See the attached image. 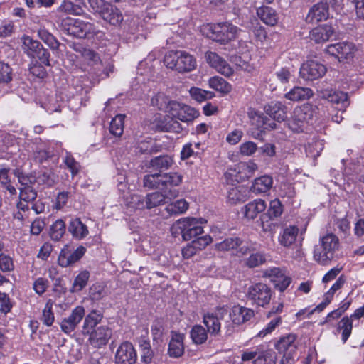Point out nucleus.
<instances>
[{
	"label": "nucleus",
	"mask_w": 364,
	"mask_h": 364,
	"mask_svg": "<svg viewBox=\"0 0 364 364\" xmlns=\"http://www.w3.org/2000/svg\"><path fill=\"white\" fill-rule=\"evenodd\" d=\"M198 116L199 112L193 107L176 101L171 105L169 114L164 116L163 119L159 120L158 127L162 131L179 133L182 127L177 119L183 122H190Z\"/></svg>",
	"instance_id": "f257e3e1"
},
{
	"label": "nucleus",
	"mask_w": 364,
	"mask_h": 364,
	"mask_svg": "<svg viewBox=\"0 0 364 364\" xmlns=\"http://www.w3.org/2000/svg\"><path fill=\"white\" fill-rule=\"evenodd\" d=\"M340 242L338 237L328 233L320 237L319 242L314 249V259L322 265L328 264L339 250Z\"/></svg>",
	"instance_id": "f03ea898"
},
{
	"label": "nucleus",
	"mask_w": 364,
	"mask_h": 364,
	"mask_svg": "<svg viewBox=\"0 0 364 364\" xmlns=\"http://www.w3.org/2000/svg\"><path fill=\"white\" fill-rule=\"evenodd\" d=\"M171 232L175 237L181 235L185 241L197 239L203 233L202 220L196 218H182L173 223Z\"/></svg>",
	"instance_id": "7ed1b4c3"
},
{
	"label": "nucleus",
	"mask_w": 364,
	"mask_h": 364,
	"mask_svg": "<svg viewBox=\"0 0 364 364\" xmlns=\"http://www.w3.org/2000/svg\"><path fill=\"white\" fill-rule=\"evenodd\" d=\"M164 63L166 68L181 73L191 72L197 67L196 58L185 50L167 52L164 58Z\"/></svg>",
	"instance_id": "20e7f679"
},
{
	"label": "nucleus",
	"mask_w": 364,
	"mask_h": 364,
	"mask_svg": "<svg viewBox=\"0 0 364 364\" xmlns=\"http://www.w3.org/2000/svg\"><path fill=\"white\" fill-rule=\"evenodd\" d=\"M240 31V28L230 22L208 24L204 28L207 37L221 44L235 40Z\"/></svg>",
	"instance_id": "39448f33"
},
{
	"label": "nucleus",
	"mask_w": 364,
	"mask_h": 364,
	"mask_svg": "<svg viewBox=\"0 0 364 364\" xmlns=\"http://www.w3.org/2000/svg\"><path fill=\"white\" fill-rule=\"evenodd\" d=\"M316 114L312 105L304 104L296 107L293 112V115L289 122V128L294 132H301L305 124H308Z\"/></svg>",
	"instance_id": "423d86ee"
},
{
	"label": "nucleus",
	"mask_w": 364,
	"mask_h": 364,
	"mask_svg": "<svg viewBox=\"0 0 364 364\" xmlns=\"http://www.w3.org/2000/svg\"><path fill=\"white\" fill-rule=\"evenodd\" d=\"M272 295V289L266 284L258 282L250 285L247 297L253 304L264 307L268 304Z\"/></svg>",
	"instance_id": "0eeeda50"
},
{
	"label": "nucleus",
	"mask_w": 364,
	"mask_h": 364,
	"mask_svg": "<svg viewBox=\"0 0 364 364\" xmlns=\"http://www.w3.org/2000/svg\"><path fill=\"white\" fill-rule=\"evenodd\" d=\"M258 166L253 161L250 160L246 162H240L235 165L234 168H230L225 173L227 179L232 178V181H243L252 177Z\"/></svg>",
	"instance_id": "6e6552de"
},
{
	"label": "nucleus",
	"mask_w": 364,
	"mask_h": 364,
	"mask_svg": "<svg viewBox=\"0 0 364 364\" xmlns=\"http://www.w3.org/2000/svg\"><path fill=\"white\" fill-rule=\"evenodd\" d=\"M228 314V309L225 306L218 307L214 311L204 314L203 322L207 328V331L213 336L220 334V321Z\"/></svg>",
	"instance_id": "1a4fd4ad"
},
{
	"label": "nucleus",
	"mask_w": 364,
	"mask_h": 364,
	"mask_svg": "<svg viewBox=\"0 0 364 364\" xmlns=\"http://www.w3.org/2000/svg\"><path fill=\"white\" fill-rule=\"evenodd\" d=\"M66 30L70 36L78 38H90L97 33L93 24L80 19H68Z\"/></svg>",
	"instance_id": "9d476101"
},
{
	"label": "nucleus",
	"mask_w": 364,
	"mask_h": 364,
	"mask_svg": "<svg viewBox=\"0 0 364 364\" xmlns=\"http://www.w3.org/2000/svg\"><path fill=\"white\" fill-rule=\"evenodd\" d=\"M355 50V45L349 42H339L338 43L331 44L326 48L327 53L334 56L339 61L352 59Z\"/></svg>",
	"instance_id": "9b49d317"
},
{
	"label": "nucleus",
	"mask_w": 364,
	"mask_h": 364,
	"mask_svg": "<svg viewBox=\"0 0 364 364\" xmlns=\"http://www.w3.org/2000/svg\"><path fill=\"white\" fill-rule=\"evenodd\" d=\"M299 73L303 79L314 80L322 77L325 75L326 68L316 60H310L302 64Z\"/></svg>",
	"instance_id": "f8f14e48"
},
{
	"label": "nucleus",
	"mask_w": 364,
	"mask_h": 364,
	"mask_svg": "<svg viewBox=\"0 0 364 364\" xmlns=\"http://www.w3.org/2000/svg\"><path fill=\"white\" fill-rule=\"evenodd\" d=\"M85 309L82 306L74 308L70 314L63 318L60 322V328L66 334L73 333L85 316Z\"/></svg>",
	"instance_id": "ddd939ff"
},
{
	"label": "nucleus",
	"mask_w": 364,
	"mask_h": 364,
	"mask_svg": "<svg viewBox=\"0 0 364 364\" xmlns=\"http://www.w3.org/2000/svg\"><path fill=\"white\" fill-rule=\"evenodd\" d=\"M321 97L331 102L338 112L343 113L349 106L350 102L347 92L333 90L321 92Z\"/></svg>",
	"instance_id": "4468645a"
},
{
	"label": "nucleus",
	"mask_w": 364,
	"mask_h": 364,
	"mask_svg": "<svg viewBox=\"0 0 364 364\" xmlns=\"http://www.w3.org/2000/svg\"><path fill=\"white\" fill-rule=\"evenodd\" d=\"M115 360L117 364H135L137 354L133 345L129 342L122 343L117 350Z\"/></svg>",
	"instance_id": "2eb2a0df"
},
{
	"label": "nucleus",
	"mask_w": 364,
	"mask_h": 364,
	"mask_svg": "<svg viewBox=\"0 0 364 364\" xmlns=\"http://www.w3.org/2000/svg\"><path fill=\"white\" fill-rule=\"evenodd\" d=\"M207 63L220 74L229 77L232 75L233 70L228 63L212 51L206 52L205 55Z\"/></svg>",
	"instance_id": "dca6fc26"
},
{
	"label": "nucleus",
	"mask_w": 364,
	"mask_h": 364,
	"mask_svg": "<svg viewBox=\"0 0 364 364\" xmlns=\"http://www.w3.org/2000/svg\"><path fill=\"white\" fill-rule=\"evenodd\" d=\"M265 276L274 284L280 291H284L291 282V279L285 275L279 268L273 267L265 272Z\"/></svg>",
	"instance_id": "f3484780"
},
{
	"label": "nucleus",
	"mask_w": 364,
	"mask_h": 364,
	"mask_svg": "<svg viewBox=\"0 0 364 364\" xmlns=\"http://www.w3.org/2000/svg\"><path fill=\"white\" fill-rule=\"evenodd\" d=\"M329 16V10L326 2L321 1L312 6L306 16V21L311 23H316L326 20Z\"/></svg>",
	"instance_id": "a211bd4d"
},
{
	"label": "nucleus",
	"mask_w": 364,
	"mask_h": 364,
	"mask_svg": "<svg viewBox=\"0 0 364 364\" xmlns=\"http://www.w3.org/2000/svg\"><path fill=\"white\" fill-rule=\"evenodd\" d=\"M168 343V354L171 358H178L184 353L185 335L181 333L171 331Z\"/></svg>",
	"instance_id": "6ab92c4d"
},
{
	"label": "nucleus",
	"mask_w": 364,
	"mask_h": 364,
	"mask_svg": "<svg viewBox=\"0 0 364 364\" xmlns=\"http://www.w3.org/2000/svg\"><path fill=\"white\" fill-rule=\"evenodd\" d=\"M178 196L177 190L170 189L168 193L164 194L161 192H153L149 193L146 197V208L151 209L159 205H164L166 203V199H172Z\"/></svg>",
	"instance_id": "aec40b11"
},
{
	"label": "nucleus",
	"mask_w": 364,
	"mask_h": 364,
	"mask_svg": "<svg viewBox=\"0 0 364 364\" xmlns=\"http://www.w3.org/2000/svg\"><path fill=\"white\" fill-rule=\"evenodd\" d=\"M211 242L212 238L208 235H203L193 240L182 249L183 257L185 259L191 257L196 255L198 251L205 248Z\"/></svg>",
	"instance_id": "412c9836"
},
{
	"label": "nucleus",
	"mask_w": 364,
	"mask_h": 364,
	"mask_svg": "<svg viewBox=\"0 0 364 364\" xmlns=\"http://www.w3.org/2000/svg\"><path fill=\"white\" fill-rule=\"evenodd\" d=\"M89 342L95 348L105 345L112 336V330L105 326L97 327L90 333Z\"/></svg>",
	"instance_id": "4be33fe9"
},
{
	"label": "nucleus",
	"mask_w": 364,
	"mask_h": 364,
	"mask_svg": "<svg viewBox=\"0 0 364 364\" xmlns=\"http://www.w3.org/2000/svg\"><path fill=\"white\" fill-rule=\"evenodd\" d=\"M86 249L83 246L78 247L73 252L68 250H62L58 257V264L66 267L77 262L85 253Z\"/></svg>",
	"instance_id": "5701e85b"
},
{
	"label": "nucleus",
	"mask_w": 364,
	"mask_h": 364,
	"mask_svg": "<svg viewBox=\"0 0 364 364\" xmlns=\"http://www.w3.org/2000/svg\"><path fill=\"white\" fill-rule=\"evenodd\" d=\"M334 33V28L328 24L314 28L310 32V38L316 43H322L330 39Z\"/></svg>",
	"instance_id": "b1692460"
},
{
	"label": "nucleus",
	"mask_w": 364,
	"mask_h": 364,
	"mask_svg": "<svg viewBox=\"0 0 364 364\" xmlns=\"http://www.w3.org/2000/svg\"><path fill=\"white\" fill-rule=\"evenodd\" d=\"M266 113L278 122L287 118V108L280 102H271L264 107Z\"/></svg>",
	"instance_id": "393cba45"
},
{
	"label": "nucleus",
	"mask_w": 364,
	"mask_h": 364,
	"mask_svg": "<svg viewBox=\"0 0 364 364\" xmlns=\"http://www.w3.org/2000/svg\"><path fill=\"white\" fill-rule=\"evenodd\" d=\"M102 18L113 26H119L123 21L121 11L116 6L108 4L101 11Z\"/></svg>",
	"instance_id": "a878e982"
},
{
	"label": "nucleus",
	"mask_w": 364,
	"mask_h": 364,
	"mask_svg": "<svg viewBox=\"0 0 364 364\" xmlns=\"http://www.w3.org/2000/svg\"><path fill=\"white\" fill-rule=\"evenodd\" d=\"M299 230L296 225H289L283 228L278 237L279 244L285 247L292 245L296 240Z\"/></svg>",
	"instance_id": "bb28decb"
},
{
	"label": "nucleus",
	"mask_w": 364,
	"mask_h": 364,
	"mask_svg": "<svg viewBox=\"0 0 364 364\" xmlns=\"http://www.w3.org/2000/svg\"><path fill=\"white\" fill-rule=\"evenodd\" d=\"M253 316V310L240 306H234L229 314L232 322L237 325L250 321Z\"/></svg>",
	"instance_id": "cd10ccee"
},
{
	"label": "nucleus",
	"mask_w": 364,
	"mask_h": 364,
	"mask_svg": "<svg viewBox=\"0 0 364 364\" xmlns=\"http://www.w3.org/2000/svg\"><path fill=\"white\" fill-rule=\"evenodd\" d=\"M267 208L266 203L262 199H255L248 203L244 207L245 217L250 220H253L257 217L259 213L265 210Z\"/></svg>",
	"instance_id": "c85d7f7f"
},
{
	"label": "nucleus",
	"mask_w": 364,
	"mask_h": 364,
	"mask_svg": "<svg viewBox=\"0 0 364 364\" xmlns=\"http://www.w3.org/2000/svg\"><path fill=\"white\" fill-rule=\"evenodd\" d=\"M272 185V178L269 176L264 175L254 180L250 190L255 194L265 193L271 189Z\"/></svg>",
	"instance_id": "c756f323"
},
{
	"label": "nucleus",
	"mask_w": 364,
	"mask_h": 364,
	"mask_svg": "<svg viewBox=\"0 0 364 364\" xmlns=\"http://www.w3.org/2000/svg\"><path fill=\"white\" fill-rule=\"evenodd\" d=\"M257 14L261 21L268 26H273L278 22V14L272 7L263 6L257 9Z\"/></svg>",
	"instance_id": "7c9ffc66"
},
{
	"label": "nucleus",
	"mask_w": 364,
	"mask_h": 364,
	"mask_svg": "<svg viewBox=\"0 0 364 364\" xmlns=\"http://www.w3.org/2000/svg\"><path fill=\"white\" fill-rule=\"evenodd\" d=\"M102 314L98 310L91 311L85 318L82 326V333L90 334L94 328L101 321Z\"/></svg>",
	"instance_id": "2f4dec72"
},
{
	"label": "nucleus",
	"mask_w": 364,
	"mask_h": 364,
	"mask_svg": "<svg viewBox=\"0 0 364 364\" xmlns=\"http://www.w3.org/2000/svg\"><path fill=\"white\" fill-rule=\"evenodd\" d=\"M68 231L74 238L77 240H82L89 234V230L86 225L82 223L80 219L77 218L72 219L70 221Z\"/></svg>",
	"instance_id": "473e14b6"
},
{
	"label": "nucleus",
	"mask_w": 364,
	"mask_h": 364,
	"mask_svg": "<svg viewBox=\"0 0 364 364\" xmlns=\"http://www.w3.org/2000/svg\"><path fill=\"white\" fill-rule=\"evenodd\" d=\"M183 181V176L178 172H169L161 174V185L164 193L169 188L178 186Z\"/></svg>",
	"instance_id": "72a5a7b5"
},
{
	"label": "nucleus",
	"mask_w": 364,
	"mask_h": 364,
	"mask_svg": "<svg viewBox=\"0 0 364 364\" xmlns=\"http://www.w3.org/2000/svg\"><path fill=\"white\" fill-rule=\"evenodd\" d=\"M313 96V91L309 87H294L285 94V97L291 101L308 100Z\"/></svg>",
	"instance_id": "f704fd0d"
},
{
	"label": "nucleus",
	"mask_w": 364,
	"mask_h": 364,
	"mask_svg": "<svg viewBox=\"0 0 364 364\" xmlns=\"http://www.w3.org/2000/svg\"><path fill=\"white\" fill-rule=\"evenodd\" d=\"M173 164V159L168 155H163L153 158L149 161V168L162 171L170 168Z\"/></svg>",
	"instance_id": "c9c22d12"
},
{
	"label": "nucleus",
	"mask_w": 364,
	"mask_h": 364,
	"mask_svg": "<svg viewBox=\"0 0 364 364\" xmlns=\"http://www.w3.org/2000/svg\"><path fill=\"white\" fill-rule=\"evenodd\" d=\"M151 102L153 106L168 113V114H169L171 112V105L176 102V101L170 100L169 98L164 93L156 94L151 98Z\"/></svg>",
	"instance_id": "e433bc0d"
},
{
	"label": "nucleus",
	"mask_w": 364,
	"mask_h": 364,
	"mask_svg": "<svg viewBox=\"0 0 364 364\" xmlns=\"http://www.w3.org/2000/svg\"><path fill=\"white\" fill-rule=\"evenodd\" d=\"M296 337L293 334H288L285 336L280 338V339L275 344V348L280 353H285L287 351L291 352L295 348Z\"/></svg>",
	"instance_id": "4c0bfd02"
},
{
	"label": "nucleus",
	"mask_w": 364,
	"mask_h": 364,
	"mask_svg": "<svg viewBox=\"0 0 364 364\" xmlns=\"http://www.w3.org/2000/svg\"><path fill=\"white\" fill-rule=\"evenodd\" d=\"M23 49L24 52L31 58H35V54L41 48L42 44L28 36L22 37Z\"/></svg>",
	"instance_id": "58836bf2"
},
{
	"label": "nucleus",
	"mask_w": 364,
	"mask_h": 364,
	"mask_svg": "<svg viewBox=\"0 0 364 364\" xmlns=\"http://www.w3.org/2000/svg\"><path fill=\"white\" fill-rule=\"evenodd\" d=\"M246 189L242 186L231 188L228 193V201L231 204H237L247 200Z\"/></svg>",
	"instance_id": "ea45409f"
},
{
	"label": "nucleus",
	"mask_w": 364,
	"mask_h": 364,
	"mask_svg": "<svg viewBox=\"0 0 364 364\" xmlns=\"http://www.w3.org/2000/svg\"><path fill=\"white\" fill-rule=\"evenodd\" d=\"M208 85L212 89L223 94H228L232 90L231 85L227 81L218 76L210 78Z\"/></svg>",
	"instance_id": "a19ab883"
},
{
	"label": "nucleus",
	"mask_w": 364,
	"mask_h": 364,
	"mask_svg": "<svg viewBox=\"0 0 364 364\" xmlns=\"http://www.w3.org/2000/svg\"><path fill=\"white\" fill-rule=\"evenodd\" d=\"M189 204L184 199L177 200L167 205L165 210L170 215H180L186 212L188 209Z\"/></svg>",
	"instance_id": "79ce46f5"
},
{
	"label": "nucleus",
	"mask_w": 364,
	"mask_h": 364,
	"mask_svg": "<svg viewBox=\"0 0 364 364\" xmlns=\"http://www.w3.org/2000/svg\"><path fill=\"white\" fill-rule=\"evenodd\" d=\"M107 289L106 286L102 283L93 284L89 289V296L93 301H98L107 295Z\"/></svg>",
	"instance_id": "37998d69"
},
{
	"label": "nucleus",
	"mask_w": 364,
	"mask_h": 364,
	"mask_svg": "<svg viewBox=\"0 0 364 364\" xmlns=\"http://www.w3.org/2000/svg\"><path fill=\"white\" fill-rule=\"evenodd\" d=\"M66 230L65 223L63 219H58L50 228V237L54 241H59L63 237Z\"/></svg>",
	"instance_id": "c03bdc74"
},
{
	"label": "nucleus",
	"mask_w": 364,
	"mask_h": 364,
	"mask_svg": "<svg viewBox=\"0 0 364 364\" xmlns=\"http://www.w3.org/2000/svg\"><path fill=\"white\" fill-rule=\"evenodd\" d=\"M58 11L68 15H80L83 13V9L80 6L69 0H65L58 7Z\"/></svg>",
	"instance_id": "a18cd8bd"
},
{
	"label": "nucleus",
	"mask_w": 364,
	"mask_h": 364,
	"mask_svg": "<svg viewBox=\"0 0 364 364\" xmlns=\"http://www.w3.org/2000/svg\"><path fill=\"white\" fill-rule=\"evenodd\" d=\"M324 147L323 140L316 139L309 142L306 146L305 151L307 156L316 159L320 156Z\"/></svg>",
	"instance_id": "49530a36"
},
{
	"label": "nucleus",
	"mask_w": 364,
	"mask_h": 364,
	"mask_svg": "<svg viewBox=\"0 0 364 364\" xmlns=\"http://www.w3.org/2000/svg\"><path fill=\"white\" fill-rule=\"evenodd\" d=\"M208 331L200 325H195L191 330L190 335L196 344H203L208 338Z\"/></svg>",
	"instance_id": "de8ad7c7"
},
{
	"label": "nucleus",
	"mask_w": 364,
	"mask_h": 364,
	"mask_svg": "<svg viewBox=\"0 0 364 364\" xmlns=\"http://www.w3.org/2000/svg\"><path fill=\"white\" fill-rule=\"evenodd\" d=\"M189 94L193 100L198 102H204L215 97L214 92L196 87H191L189 90Z\"/></svg>",
	"instance_id": "09e8293b"
},
{
	"label": "nucleus",
	"mask_w": 364,
	"mask_h": 364,
	"mask_svg": "<svg viewBox=\"0 0 364 364\" xmlns=\"http://www.w3.org/2000/svg\"><path fill=\"white\" fill-rule=\"evenodd\" d=\"M124 114H117L111 121L109 125V132L112 134L119 136L124 132Z\"/></svg>",
	"instance_id": "8fccbe9b"
},
{
	"label": "nucleus",
	"mask_w": 364,
	"mask_h": 364,
	"mask_svg": "<svg viewBox=\"0 0 364 364\" xmlns=\"http://www.w3.org/2000/svg\"><path fill=\"white\" fill-rule=\"evenodd\" d=\"M38 36L51 49H58L60 43L55 37L46 28H41L38 31Z\"/></svg>",
	"instance_id": "3c124183"
},
{
	"label": "nucleus",
	"mask_w": 364,
	"mask_h": 364,
	"mask_svg": "<svg viewBox=\"0 0 364 364\" xmlns=\"http://www.w3.org/2000/svg\"><path fill=\"white\" fill-rule=\"evenodd\" d=\"M277 353L272 350H262L254 364H276Z\"/></svg>",
	"instance_id": "603ef678"
},
{
	"label": "nucleus",
	"mask_w": 364,
	"mask_h": 364,
	"mask_svg": "<svg viewBox=\"0 0 364 364\" xmlns=\"http://www.w3.org/2000/svg\"><path fill=\"white\" fill-rule=\"evenodd\" d=\"M89 278L90 272L88 271L84 270L80 272L73 282L72 291L77 292L82 290L87 285Z\"/></svg>",
	"instance_id": "864d4df0"
},
{
	"label": "nucleus",
	"mask_w": 364,
	"mask_h": 364,
	"mask_svg": "<svg viewBox=\"0 0 364 364\" xmlns=\"http://www.w3.org/2000/svg\"><path fill=\"white\" fill-rule=\"evenodd\" d=\"M53 301L49 299L43 309L41 321L44 325L51 326L55 321V316L53 311Z\"/></svg>",
	"instance_id": "5fc2aeb1"
},
{
	"label": "nucleus",
	"mask_w": 364,
	"mask_h": 364,
	"mask_svg": "<svg viewBox=\"0 0 364 364\" xmlns=\"http://www.w3.org/2000/svg\"><path fill=\"white\" fill-rule=\"evenodd\" d=\"M238 237H229L215 245L217 250L220 251H230L237 248L241 245Z\"/></svg>",
	"instance_id": "6e6d98bb"
},
{
	"label": "nucleus",
	"mask_w": 364,
	"mask_h": 364,
	"mask_svg": "<svg viewBox=\"0 0 364 364\" xmlns=\"http://www.w3.org/2000/svg\"><path fill=\"white\" fill-rule=\"evenodd\" d=\"M353 328L352 318L350 317H343L339 324L338 329L342 331V341L346 343L351 334Z\"/></svg>",
	"instance_id": "4d7b16f0"
},
{
	"label": "nucleus",
	"mask_w": 364,
	"mask_h": 364,
	"mask_svg": "<svg viewBox=\"0 0 364 364\" xmlns=\"http://www.w3.org/2000/svg\"><path fill=\"white\" fill-rule=\"evenodd\" d=\"M270 318V321L257 333V336L259 338L265 337L267 334H269L274 331V329L282 323V318L280 316H275Z\"/></svg>",
	"instance_id": "13d9d810"
},
{
	"label": "nucleus",
	"mask_w": 364,
	"mask_h": 364,
	"mask_svg": "<svg viewBox=\"0 0 364 364\" xmlns=\"http://www.w3.org/2000/svg\"><path fill=\"white\" fill-rule=\"evenodd\" d=\"M58 177L50 170L46 171L41 173L37 178L38 184L45 185L50 187L53 186L57 181Z\"/></svg>",
	"instance_id": "bf43d9fd"
},
{
	"label": "nucleus",
	"mask_w": 364,
	"mask_h": 364,
	"mask_svg": "<svg viewBox=\"0 0 364 364\" xmlns=\"http://www.w3.org/2000/svg\"><path fill=\"white\" fill-rule=\"evenodd\" d=\"M140 348L141 350V361L146 364L150 363L154 356V352L151 350L150 343L147 341L142 340L140 342Z\"/></svg>",
	"instance_id": "052dcab7"
},
{
	"label": "nucleus",
	"mask_w": 364,
	"mask_h": 364,
	"mask_svg": "<svg viewBox=\"0 0 364 364\" xmlns=\"http://www.w3.org/2000/svg\"><path fill=\"white\" fill-rule=\"evenodd\" d=\"M63 162L71 172L73 177L79 173L81 166L70 153L66 152L65 156L63 159Z\"/></svg>",
	"instance_id": "680f3d73"
},
{
	"label": "nucleus",
	"mask_w": 364,
	"mask_h": 364,
	"mask_svg": "<svg viewBox=\"0 0 364 364\" xmlns=\"http://www.w3.org/2000/svg\"><path fill=\"white\" fill-rule=\"evenodd\" d=\"M283 212V205L281 201L275 198L270 201L267 214L271 219L279 217Z\"/></svg>",
	"instance_id": "e2e57ef3"
},
{
	"label": "nucleus",
	"mask_w": 364,
	"mask_h": 364,
	"mask_svg": "<svg viewBox=\"0 0 364 364\" xmlns=\"http://www.w3.org/2000/svg\"><path fill=\"white\" fill-rule=\"evenodd\" d=\"M161 179V174L159 173L146 175L143 180L144 186L149 188H160Z\"/></svg>",
	"instance_id": "0e129e2a"
},
{
	"label": "nucleus",
	"mask_w": 364,
	"mask_h": 364,
	"mask_svg": "<svg viewBox=\"0 0 364 364\" xmlns=\"http://www.w3.org/2000/svg\"><path fill=\"white\" fill-rule=\"evenodd\" d=\"M265 256L262 253L256 252L251 254L246 259L245 264L250 268L258 267L265 262Z\"/></svg>",
	"instance_id": "69168bd1"
},
{
	"label": "nucleus",
	"mask_w": 364,
	"mask_h": 364,
	"mask_svg": "<svg viewBox=\"0 0 364 364\" xmlns=\"http://www.w3.org/2000/svg\"><path fill=\"white\" fill-rule=\"evenodd\" d=\"M12 80V69L8 64L0 62V83H8Z\"/></svg>",
	"instance_id": "338daca9"
},
{
	"label": "nucleus",
	"mask_w": 364,
	"mask_h": 364,
	"mask_svg": "<svg viewBox=\"0 0 364 364\" xmlns=\"http://www.w3.org/2000/svg\"><path fill=\"white\" fill-rule=\"evenodd\" d=\"M19 197L21 200L32 202L36 198L37 193L31 186H25L20 189Z\"/></svg>",
	"instance_id": "774afa93"
}]
</instances>
